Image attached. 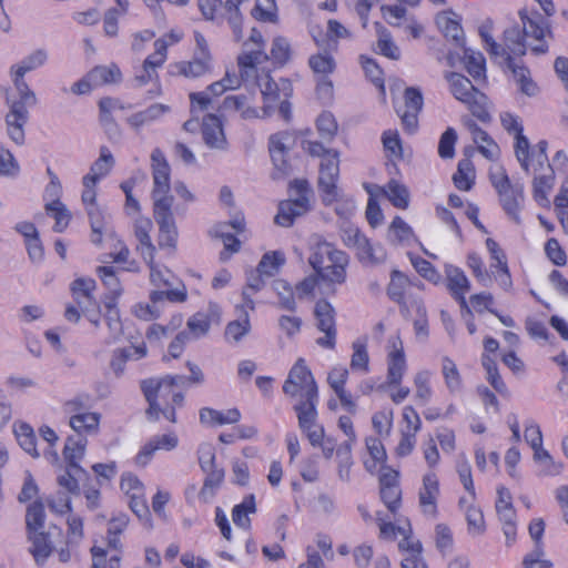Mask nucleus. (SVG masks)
Listing matches in <instances>:
<instances>
[{"instance_id": "obj_1", "label": "nucleus", "mask_w": 568, "mask_h": 568, "mask_svg": "<svg viewBox=\"0 0 568 568\" xmlns=\"http://www.w3.org/2000/svg\"><path fill=\"white\" fill-rule=\"evenodd\" d=\"M262 84H254L262 94L263 103L260 104L256 91L241 92L226 95L219 106L224 114H236L245 121L263 120L270 118L275 109L286 123L293 119L291 99L293 97V84L288 79L274 81L268 73Z\"/></svg>"}, {"instance_id": "obj_2", "label": "nucleus", "mask_w": 568, "mask_h": 568, "mask_svg": "<svg viewBox=\"0 0 568 568\" xmlns=\"http://www.w3.org/2000/svg\"><path fill=\"white\" fill-rule=\"evenodd\" d=\"M282 388L287 397L295 400L293 409L301 430L313 446L321 445L324 428L317 423L318 385L305 358L300 357L293 364Z\"/></svg>"}, {"instance_id": "obj_3", "label": "nucleus", "mask_w": 568, "mask_h": 568, "mask_svg": "<svg viewBox=\"0 0 568 568\" xmlns=\"http://www.w3.org/2000/svg\"><path fill=\"white\" fill-rule=\"evenodd\" d=\"M153 201V217L158 225V247L168 254H174L179 244V229L174 217V197L171 194V165L159 148L150 156Z\"/></svg>"}, {"instance_id": "obj_4", "label": "nucleus", "mask_w": 568, "mask_h": 568, "mask_svg": "<svg viewBox=\"0 0 568 568\" xmlns=\"http://www.w3.org/2000/svg\"><path fill=\"white\" fill-rule=\"evenodd\" d=\"M542 13L534 7L525 6L518 10L521 29L514 26L505 30V43L510 52L524 57L527 48L535 53L548 51V39L552 38L551 18L556 14L554 0H534Z\"/></svg>"}, {"instance_id": "obj_5", "label": "nucleus", "mask_w": 568, "mask_h": 568, "mask_svg": "<svg viewBox=\"0 0 568 568\" xmlns=\"http://www.w3.org/2000/svg\"><path fill=\"white\" fill-rule=\"evenodd\" d=\"M47 61V53L37 50L29 54L21 63L11 67V77L18 98L10 90L6 92L7 103L10 111L6 115L7 132L10 139L18 145L24 143V125L28 121V108L36 104L37 99L33 91L28 87L23 77L27 72L33 71Z\"/></svg>"}, {"instance_id": "obj_6", "label": "nucleus", "mask_w": 568, "mask_h": 568, "mask_svg": "<svg viewBox=\"0 0 568 568\" xmlns=\"http://www.w3.org/2000/svg\"><path fill=\"white\" fill-rule=\"evenodd\" d=\"M303 150L312 158H320L318 192L325 206L335 204V213L348 219L355 211V201L345 195L337 183L339 180V152L326 149L320 141H303Z\"/></svg>"}, {"instance_id": "obj_7", "label": "nucleus", "mask_w": 568, "mask_h": 568, "mask_svg": "<svg viewBox=\"0 0 568 568\" xmlns=\"http://www.w3.org/2000/svg\"><path fill=\"white\" fill-rule=\"evenodd\" d=\"M141 390L149 404V419L176 423V409L184 405L186 388L175 375L144 379L141 382Z\"/></svg>"}, {"instance_id": "obj_8", "label": "nucleus", "mask_w": 568, "mask_h": 568, "mask_svg": "<svg viewBox=\"0 0 568 568\" xmlns=\"http://www.w3.org/2000/svg\"><path fill=\"white\" fill-rule=\"evenodd\" d=\"M485 247L488 253V264L485 263L480 253L470 251L466 255V266L481 286H490L495 283L503 291L509 292L514 282L505 248L493 237L485 239Z\"/></svg>"}, {"instance_id": "obj_9", "label": "nucleus", "mask_w": 568, "mask_h": 568, "mask_svg": "<svg viewBox=\"0 0 568 568\" xmlns=\"http://www.w3.org/2000/svg\"><path fill=\"white\" fill-rule=\"evenodd\" d=\"M251 39L258 44L257 50L244 51L239 54L236 59L239 72L226 70L223 78L219 80L222 82L227 91H234L241 88L242 84H262L265 80L267 70L268 58L263 50V39L260 32H253Z\"/></svg>"}, {"instance_id": "obj_10", "label": "nucleus", "mask_w": 568, "mask_h": 568, "mask_svg": "<svg viewBox=\"0 0 568 568\" xmlns=\"http://www.w3.org/2000/svg\"><path fill=\"white\" fill-rule=\"evenodd\" d=\"M308 263L323 282L341 285L346 282L348 255L333 243L318 240L311 246Z\"/></svg>"}, {"instance_id": "obj_11", "label": "nucleus", "mask_w": 568, "mask_h": 568, "mask_svg": "<svg viewBox=\"0 0 568 568\" xmlns=\"http://www.w3.org/2000/svg\"><path fill=\"white\" fill-rule=\"evenodd\" d=\"M408 369L407 357L403 339L399 334L390 336L386 344V378L384 387L388 393L389 399L398 405L404 403L410 388L403 385Z\"/></svg>"}, {"instance_id": "obj_12", "label": "nucleus", "mask_w": 568, "mask_h": 568, "mask_svg": "<svg viewBox=\"0 0 568 568\" xmlns=\"http://www.w3.org/2000/svg\"><path fill=\"white\" fill-rule=\"evenodd\" d=\"M194 48L189 60L171 62L168 74L172 78L196 80L212 73L214 55L206 37L199 30L193 31Z\"/></svg>"}, {"instance_id": "obj_13", "label": "nucleus", "mask_w": 568, "mask_h": 568, "mask_svg": "<svg viewBox=\"0 0 568 568\" xmlns=\"http://www.w3.org/2000/svg\"><path fill=\"white\" fill-rule=\"evenodd\" d=\"M500 123L504 130L514 136V151L521 169L530 168L534 161L539 164L546 163L548 142L540 140L531 148L528 138L524 134V124L519 115L513 112H503L500 113Z\"/></svg>"}, {"instance_id": "obj_14", "label": "nucleus", "mask_w": 568, "mask_h": 568, "mask_svg": "<svg viewBox=\"0 0 568 568\" xmlns=\"http://www.w3.org/2000/svg\"><path fill=\"white\" fill-rule=\"evenodd\" d=\"M445 79L449 83L453 97L463 102L473 116L483 123L491 121L488 97L477 89L467 77L458 72H448Z\"/></svg>"}, {"instance_id": "obj_15", "label": "nucleus", "mask_w": 568, "mask_h": 568, "mask_svg": "<svg viewBox=\"0 0 568 568\" xmlns=\"http://www.w3.org/2000/svg\"><path fill=\"white\" fill-rule=\"evenodd\" d=\"M423 284L413 282L405 273L393 270L386 287L387 297L398 306L399 313L408 320L412 312L422 311Z\"/></svg>"}, {"instance_id": "obj_16", "label": "nucleus", "mask_w": 568, "mask_h": 568, "mask_svg": "<svg viewBox=\"0 0 568 568\" xmlns=\"http://www.w3.org/2000/svg\"><path fill=\"white\" fill-rule=\"evenodd\" d=\"M129 525V517L120 514L110 519L106 531V548L94 545L91 549L92 565L90 568H119L122 557L121 536Z\"/></svg>"}, {"instance_id": "obj_17", "label": "nucleus", "mask_w": 568, "mask_h": 568, "mask_svg": "<svg viewBox=\"0 0 568 568\" xmlns=\"http://www.w3.org/2000/svg\"><path fill=\"white\" fill-rule=\"evenodd\" d=\"M44 523V505L41 500H34L27 508L26 524L28 538L31 542L30 552L39 566L45 564L53 549L49 535L42 531Z\"/></svg>"}, {"instance_id": "obj_18", "label": "nucleus", "mask_w": 568, "mask_h": 568, "mask_svg": "<svg viewBox=\"0 0 568 568\" xmlns=\"http://www.w3.org/2000/svg\"><path fill=\"white\" fill-rule=\"evenodd\" d=\"M290 190L295 199L280 202L277 213L274 217L275 224L290 227L295 219L310 211L313 191L307 180H294L290 183Z\"/></svg>"}, {"instance_id": "obj_19", "label": "nucleus", "mask_w": 568, "mask_h": 568, "mask_svg": "<svg viewBox=\"0 0 568 568\" xmlns=\"http://www.w3.org/2000/svg\"><path fill=\"white\" fill-rule=\"evenodd\" d=\"M88 396L78 395L63 403V410L69 416V426L80 438L99 434L101 414L89 412Z\"/></svg>"}, {"instance_id": "obj_20", "label": "nucleus", "mask_w": 568, "mask_h": 568, "mask_svg": "<svg viewBox=\"0 0 568 568\" xmlns=\"http://www.w3.org/2000/svg\"><path fill=\"white\" fill-rule=\"evenodd\" d=\"M490 182L507 216L516 224H520V212L525 201L524 185L513 183L505 170L493 173Z\"/></svg>"}, {"instance_id": "obj_21", "label": "nucleus", "mask_w": 568, "mask_h": 568, "mask_svg": "<svg viewBox=\"0 0 568 568\" xmlns=\"http://www.w3.org/2000/svg\"><path fill=\"white\" fill-rule=\"evenodd\" d=\"M150 268V282L153 286L158 287V290H153L149 294L150 302L153 304H158L162 301H169L174 304H182L187 301V288L184 283H180L179 286L174 288H169L170 281L168 275L170 274V270L161 268L155 264L154 258L152 262H145Z\"/></svg>"}, {"instance_id": "obj_22", "label": "nucleus", "mask_w": 568, "mask_h": 568, "mask_svg": "<svg viewBox=\"0 0 568 568\" xmlns=\"http://www.w3.org/2000/svg\"><path fill=\"white\" fill-rule=\"evenodd\" d=\"M82 184L81 202L90 220L91 242L98 245L102 242L106 225L104 215L97 203L99 182L93 175H84Z\"/></svg>"}, {"instance_id": "obj_23", "label": "nucleus", "mask_w": 568, "mask_h": 568, "mask_svg": "<svg viewBox=\"0 0 568 568\" xmlns=\"http://www.w3.org/2000/svg\"><path fill=\"white\" fill-rule=\"evenodd\" d=\"M315 327L323 336L316 338V344L324 349L333 351L337 342L336 310L326 300L316 301L313 310Z\"/></svg>"}, {"instance_id": "obj_24", "label": "nucleus", "mask_w": 568, "mask_h": 568, "mask_svg": "<svg viewBox=\"0 0 568 568\" xmlns=\"http://www.w3.org/2000/svg\"><path fill=\"white\" fill-rule=\"evenodd\" d=\"M348 376V368L344 365H336L328 372L327 384L335 393L336 398H329L327 400V408L332 412H336L338 408V399L343 409L351 415H355L357 412V400L352 392L346 388Z\"/></svg>"}, {"instance_id": "obj_25", "label": "nucleus", "mask_w": 568, "mask_h": 568, "mask_svg": "<svg viewBox=\"0 0 568 568\" xmlns=\"http://www.w3.org/2000/svg\"><path fill=\"white\" fill-rule=\"evenodd\" d=\"M97 283L91 277H78L71 285V296L73 302L82 311V314L94 325L100 323V308L94 297Z\"/></svg>"}, {"instance_id": "obj_26", "label": "nucleus", "mask_w": 568, "mask_h": 568, "mask_svg": "<svg viewBox=\"0 0 568 568\" xmlns=\"http://www.w3.org/2000/svg\"><path fill=\"white\" fill-rule=\"evenodd\" d=\"M379 496L388 511L396 516L403 504L400 473L394 467H385L378 474Z\"/></svg>"}, {"instance_id": "obj_27", "label": "nucleus", "mask_w": 568, "mask_h": 568, "mask_svg": "<svg viewBox=\"0 0 568 568\" xmlns=\"http://www.w3.org/2000/svg\"><path fill=\"white\" fill-rule=\"evenodd\" d=\"M120 490L125 496L128 505L139 518L150 516V508L145 495V486L138 475L126 471L121 475Z\"/></svg>"}, {"instance_id": "obj_28", "label": "nucleus", "mask_w": 568, "mask_h": 568, "mask_svg": "<svg viewBox=\"0 0 568 568\" xmlns=\"http://www.w3.org/2000/svg\"><path fill=\"white\" fill-rule=\"evenodd\" d=\"M526 173H532V197L535 202L544 209L550 207L549 194L555 185V172L547 159L546 163L539 164L534 161L531 166L523 169Z\"/></svg>"}, {"instance_id": "obj_29", "label": "nucleus", "mask_w": 568, "mask_h": 568, "mask_svg": "<svg viewBox=\"0 0 568 568\" xmlns=\"http://www.w3.org/2000/svg\"><path fill=\"white\" fill-rule=\"evenodd\" d=\"M417 496L422 514L430 519L437 518L439 514L440 481L435 470H428L422 476Z\"/></svg>"}, {"instance_id": "obj_30", "label": "nucleus", "mask_w": 568, "mask_h": 568, "mask_svg": "<svg viewBox=\"0 0 568 568\" xmlns=\"http://www.w3.org/2000/svg\"><path fill=\"white\" fill-rule=\"evenodd\" d=\"M294 141V132L291 131L276 132L270 136L268 151L277 171L275 178H284L291 174L292 165L288 161V152Z\"/></svg>"}, {"instance_id": "obj_31", "label": "nucleus", "mask_w": 568, "mask_h": 568, "mask_svg": "<svg viewBox=\"0 0 568 568\" xmlns=\"http://www.w3.org/2000/svg\"><path fill=\"white\" fill-rule=\"evenodd\" d=\"M423 104V94L418 89L409 87L405 90L403 103L398 104L395 109L407 132L413 133L416 131Z\"/></svg>"}, {"instance_id": "obj_32", "label": "nucleus", "mask_w": 568, "mask_h": 568, "mask_svg": "<svg viewBox=\"0 0 568 568\" xmlns=\"http://www.w3.org/2000/svg\"><path fill=\"white\" fill-rule=\"evenodd\" d=\"M243 302L235 306L236 318L227 323L225 327V338L232 342H240L251 331L250 312L254 311V301L244 290L242 293Z\"/></svg>"}, {"instance_id": "obj_33", "label": "nucleus", "mask_w": 568, "mask_h": 568, "mask_svg": "<svg viewBox=\"0 0 568 568\" xmlns=\"http://www.w3.org/2000/svg\"><path fill=\"white\" fill-rule=\"evenodd\" d=\"M201 133L204 143L210 149L226 150L229 142L224 130L222 115L206 113L201 121Z\"/></svg>"}, {"instance_id": "obj_34", "label": "nucleus", "mask_w": 568, "mask_h": 568, "mask_svg": "<svg viewBox=\"0 0 568 568\" xmlns=\"http://www.w3.org/2000/svg\"><path fill=\"white\" fill-rule=\"evenodd\" d=\"M463 124L470 133L478 152L489 161H497L500 156V148L493 136L470 118H465Z\"/></svg>"}, {"instance_id": "obj_35", "label": "nucleus", "mask_w": 568, "mask_h": 568, "mask_svg": "<svg viewBox=\"0 0 568 568\" xmlns=\"http://www.w3.org/2000/svg\"><path fill=\"white\" fill-rule=\"evenodd\" d=\"M152 230L153 222L150 217L139 215L134 219L133 234L138 242L135 250L144 262H152V260L155 258L156 246L152 242Z\"/></svg>"}, {"instance_id": "obj_36", "label": "nucleus", "mask_w": 568, "mask_h": 568, "mask_svg": "<svg viewBox=\"0 0 568 568\" xmlns=\"http://www.w3.org/2000/svg\"><path fill=\"white\" fill-rule=\"evenodd\" d=\"M446 287L460 308L471 315V308L466 298L470 291V281L460 267L450 266L446 270Z\"/></svg>"}, {"instance_id": "obj_37", "label": "nucleus", "mask_w": 568, "mask_h": 568, "mask_svg": "<svg viewBox=\"0 0 568 568\" xmlns=\"http://www.w3.org/2000/svg\"><path fill=\"white\" fill-rule=\"evenodd\" d=\"M342 241L348 247L355 251L361 262H373L375 260L374 248L366 235L355 225L349 224L342 230Z\"/></svg>"}, {"instance_id": "obj_38", "label": "nucleus", "mask_w": 568, "mask_h": 568, "mask_svg": "<svg viewBox=\"0 0 568 568\" xmlns=\"http://www.w3.org/2000/svg\"><path fill=\"white\" fill-rule=\"evenodd\" d=\"M365 448L367 455L363 458V464L365 469L372 474H381V471L385 467H389L386 465L387 462V453L386 448L382 442V439L377 436H367L365 438Z\"/></svg>"}, {"instance_id": "obj_39", "label": "nucleus", "mask_w": 568, "mask_h": 568, "mask_svg": "<svg viewBox=\"0 0 568 568\" xmlns=\"http://www.w3.org/2000/svg\"><path fill=\"white\" fill-rule=\"evenodd\" d=\"M179 444V438L175 434H162L150 438L136 454V463L140 465H146L153 458L158 450H172Z\"/></svg>"}, {"instance_id": "obj_40", "label": "nucleus", "mask_w": 568, "mask_h": 568, "mask_svg": "<svg viewBox=\"0 0 568 568\" xmlns=\"http://www.w3.org/2000/svg\"><path fill=\"white\" fill-rule=\"evenodd\" d=\"M478 32L484 42L485 50L494 60H496L498 63L503 60L509 61V55H511V52L505 43V34L503 36L501 43L495 41L493 37L494 21L490 18L483 21V23L479 26Z\"/></svg>"}, {"instance_id": "obj_41", "label": "nucleus", "mask_w": 568, "mask_h": 568, "mask_svg": "<svg viewBox=\"0 0 568 568\" xmlns=\"http://www.w3.org/2000/svg\"><path fill=\"white\" fill-rule=\"evenodd\" d=\"M458 507L464 513L467 531L471 536H480L486 531V521L481 508L470 497H460Z\"/></svg>"}, {"instance_id": "obj_42", "label": "nucleus", "mask_w": 568, "mask_h": 568, "mask_svg": "<svg viewBox=\"0 0 568 568\" xmlns=\"http://www.w3.org/2000/svg\"><path fill=\"white\" fill-rule=\"evenodd\" d=\"M435 22L439 31L446 39L460 44L464 40V31L462 27V18L453 10H443L435 17Z\"/></svg>"}, {"instance_id": "obj_43", "label": "nucleus", "mask_w": 568, "mask_h": 568, "mask_svg": "<svg viewBox=\"0 0 568 568\" xmlns=\"http://www.w3.org/2000/svg\"><path fill=\"white\" fill-rule=\"evenodd\" d=\"M521 58L523 57H517L511 53V55H509V61L503 60L501 62H499V64L511 71L514 78L516 79L519 85L520 91L531 97L537 93L538 87L530 78V72L528 68L519 63L521 62Z\"/></svg>"}, {"instance_id": "obj_44", "label": "nucleus", "mask_w": 568, "mask_h": 568, "mask_svg": "<svg viewBox=\"0 0 568 568\" xmlns=\"http://www.w3.org/2000/svg\"><path fill=\"white\" fill-rule=\"evenodd\" d=\"M312 37L317 45H323L331 51L338 50V43L341 40H346L352 38V32L345 26H343L338 20L329 19L327 21V28L324 36H316L312 31Z\"/></svg>"}, {"instance_id": "obj_45", "label": "nucleus", "mask_w": 568, "mask_h": 568, "mask_svg": "<svg viewBox=\"0 0 568 568\" xmlns=\"http://www.w3.org/2000/svg\"><path fill=\"white\" fill-rule=\"evenodd\" d=\"M154 51L150 53L142 63L141 73L135 75L139 84H146L159 80L158 70L164 65L169 53L159 47H153Z\"/></svg>"}, {"instance_id": "obj_46", "label": "nucleus", "mask_w": 568, "mask_h": 568, "mask_svg": "<svg viewBox=\"0 0 568 568\" xmlns=\"http://www.w3.org/2000/svg\"><path fill=\"white\" fill-rule=\"evenodd\" d=\"M375 520L379 529L378 538L382 540L394 541L398 536H402L399 541H410L414 539L412 525L407 518L405 519V525H396L385 520L378 513Z\"/></svg>"}, {"instance_id": "obj_47", "label": "nucleus", "mask_w": 568, "mask_h": 568, "mask_svg": "<svg viewBox=\"0 0 568 568\" xmlns=\"http://www.w3.org/2000/svg\"><path fill=\"white\" fill-rule=\"evenodd\" d=\"M422 429L423 427L404 426L397 423L398 439L394 447V455L397 458H405L414 453L417 446V437Z\"/></svg>"}, {"instance_id": "obj_48", "label": "nucleus", "mask_w": 568, "mask_h": 568, "mask_svg": "<svg viewBox=\"0 0 568 568\" xmlns=\"http://www.w3.org/2000/svg\"><path fill=\"white\" fill-rule=\"evenodd\" d=\"M199 417L202 424L215 427L237 423L241 419V413L237 408L217 410L211 407H203L200 409Z\"/></svg>"}, {"instance_id": "obj_49", "label": "nucleus", "mask_w": 568, "mask_h": 568, "mask_svg": "<svg viewBox=\"0 0 568 568\" xmlns=\"http://www.w3.org/2000/svg\"><path fill=\"white\" fill-rule=\"evenodd\" d=\"M88 446L87 438L68 436L62 450L63 462L73 469H81L80 463L84 458Z\"/></svg>"}, {"instance_id": "obj_50", "label": "nucleus", "mask_w": 568, "mask_h": 568, "mask_svg": "<svg viewBox=\"0 0 568 568\" xmlns=\"http://www.w3.org/2000/svg\"><path fill=\"white\" fill-rule=\"evenodd\" d=\"M382 193L398 210H407L410 203L408 187L396 179H390L383 187Z\"/></svg>"}, {"instance_id": "obj_51", "label": "nucleus", "mask_w": 568, "mask_h": 568, "mask_svg": "<svg viewBox=\"0 0 568 568\" xmlns=\"http://www.w3.org/2000/svg\"><path fill=\"white\" fill-rule=\"evenodd\" d=\"M415 388L414 398L419 406H424L430 402L434 396L433 389V372L424 368L415 373L413 377Z\"/></svg>"}, {"instance_id": "obj_52", "label": "nucleus", "mask_w": 568, "mask_h": 568, "mask_svg": "<svg viewBox=\"0 0 568 568\" xmlns=\"http://www.w3.org/2000/svg\"><path fill=\"white\" fill-rule=\"evenodd\" d=\"M398 549L405 556L402 560V568H428L423 558V546L419 540L415 538L410 541H399Z\"/></svg>"}, {"instance_id": "obj_53", "label": "nucleus", "mask_w": 568, "mask_h": 568, "mask_svg": "<svg viewBox=\"0 0 568 568\" xmlns=\"http://www.w3.org/2000/svg\"><path fill=\"white\" fill-rule=\"evenodd\" d=\"M455 187L462 192H469L476 183V169L469 158L462 159L452 176Z\"/></svg>"}, {"instance_id": "obj_54", "label": "nucleus", "mask_w": 568, "mask_h": 568, "mask_svg": "<svg viewBox=\"0 0 568 568\" xmlns=\"http://www.w3.org/2000/svg\"><path fill=\"white\" fill-rule=\"evenodd\" d=\"M170 111V106L162 103H154L146 109L133 113L126 119L128 124L134 130L151 124L152 122L161 119L166 112Z\"/></svg>"}, {"instance_id": "obj_55", "label": "nucleus", "mask_w": 568, "mask_h": 568, "mask_svg": "<svg viewBox=\"0 0 568 568\" xmlns=\"http://www.w3.org/2000/svg\"><path fill=\"white\" fill-rule=\"evenodd\" d=\"M256 510L255 496L253 494L244 496L243 500L232 509L231 515L234 525L244 530L251 529L250 515L255 514Z\"/></svg>"}, {"instance_id": "obj_56", "label": "nucleus", "mask_w": 568, "mask_h": 568, "mask_svg": "<svg viewBox=\"0 0 568 568\" xmlns=\"http://www.w3.org/2000/svg\"><path fill=\"white\" fill-rule=\"evenodd\" d=\"M375 30L377 33L375 51L390 60H398L400 50L394 42L392 33L381 22L375 23Z\"/></svg>"}, {"instance_id": "obj_57", "label": "nucleus", "mask_w": 568, "mask_h": 568, "mask_svg": "<svg viewBox=\"0 0 568 568\" xmlns=\"http://www.w3.org/2000/svg\"><path fill=\"white\" fill-rule=\"evenodd\" d=\"M44 212L54 221L52 229L57 233L64 232L72 220V213L63 202L44 203Z\"/></svg>"}, {"instance_id": "obj_58", "label": "nucleus", "mask_w": 568, "mask_h": 568, "mask_svg": "<svg viewBox=\"0 0 568 568\" xmlns=\"http://www.w3.org/2000/svg\"><path fill=\"white\" fill-rule=\"evenodd\" d=\"M267 73L272 77V72L283 67L291 58V47L287 40L283 37L275 38L272 42L271 55H267Z\"/></svg>"}, {"instance_id": "obj_59", "label": "nucleus", "mask_w": 568, "mask_h": 568, "mask_svg": "<svg viewBox=\"0 0 568 568\" xmlns=\"http://www.w3.org/2000/svg\"><path fill=\"white\" fill-rule=\"evenodd\" d=\"M463 62L475 81L486 80V59L481 52L465 48Z\"/></svg>"}, {"instance_id": "obj_60", "label": "nucleus", "mask_w": 568, "mask_h": 568, "mask_svg": "<svg viewBox=\"0 0 568 568\" xmlns=\"http://www.w3.org/2000/svg\"><path fill=\"white\" fill-rule=\"evenodd\" d=\"M13 433L20 447L30 456L39 457L37 448V437L33 428L27 423H17L13 426Z\"/></svg>"}, {"instance_id": "obj_61", "label": "nucleus", "mask_w": 568, "mask_h": 568, "mask_svg": "<svg viewBox=\"0 0 568 568\" xmlns=\"http://www.w3.org/2000/svg\"><path fill=\"white\" fill-rule=\"evenodd\" d=\"M89 79L93 82V85L102 87L120 82L122 73L115 63H111L110 65H97L89 71Z\"/></svg>"}, {"instance_id": "obj_62", "label": "nucleus", "mask_w": 568, "mask_h": 568, "mask_svg": "<svg viewBox=\"0 0 568 568\" xmlns=\"http://www.w3.org/2000/svg\"><path fill=\"white\" fill-rule=\"evenodd\" d=\"M203 485L199 491L200 501L207 504L213 500L224 481V470L213 469L205 473Z\"/></svg>"}, {"instance_id": "obj_63", "label": "nucleus", "mask_w": 568, "mask_h": 568, "mask_svg": "<svg viewBox=\"0 0 568 568\" xmlns=\"http://www.w3.org/2000/svg\"><path fill=\"white\" fill-rule=\"evenodd\" d=\"M394 426V409L390 406H383L372 415V427L377 437L390 435Z\"/></svg>"}, {"instance_id": "obj_64", "label": "nucleus", "mask_w": 568, "mask_h": 568, "mask_svg": "<svg viewBox=\"0 0 568 568\" xmlns=\"http://www.w3.org/2000/svg\"><path fill=\"white\" fill-rule=\"evenodd\" d=\"M554 210L564 232L568 235V179L561 183L555 195Z\"/></svg>"}]
</instances>
